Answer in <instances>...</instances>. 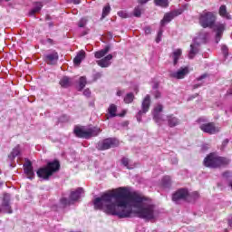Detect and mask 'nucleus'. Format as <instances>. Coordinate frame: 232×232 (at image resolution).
I'll list each match as a JSON object with an SVG mask.
<instances>
[{"instance_id": "obj_20", "label": "nucleus", "mask_w": 232, "mask_h": 232, "mask_svg": "<svg viewBox=\"0 0 232 232\" xmlns=\"http://www.w3.org/2000/svg\"><path fill=\"white\" fill-rule=\"evenodd\" d=\"M111 50V45L108 44L105 46L104 49H102L94 53V57L96 59H102V57H105L106 54Z\"/></svg>"}, {"instance_id": "obj_42", "label": "nucleus", "mask_w": 232, "mask_h": 232, "mask_svg": "<svg viewBox=\"0 0 232 232\" xmlns=\"http://www.w3.org/2000/svg\"><path fill=\"white\" fill-rule=\"evenodd\" d=\"M83 95H84L85 97H90V95H92V92L90 91V89H85V90L83 91Z\"/></svg>"}, {"instance_id": "obj_25", "label": "nucleus", "mask_w": 232, "mask_h": 232, "mask_svg": "<svg viewBox=\"0 0 232 232\" xmlns=\"http://www.w3.org/2000/svg\"><path fill=\"white\" fill-rule=\"evenodd\" d=\"M135 100V94L133 92H129L124 97V102L125 104H131V102Z\"/></svg>"}, {"instance_id": "obj_15", "label": "nucleus", "mask_w": 232, "mask_h": 232, "mask_svg": "<svg viewBox=\"0 0 232 232\" xmlns=\"http://www.w3.org/2000/svg\"><path fill=\"white\" fill-rule=\"evenodd\" d=\"M180 14H182V12L180 11H172L170 13H166L163 19L160 22L161 26H164L166 23H171V21H173L175 17L180 15Z\"/></svg>"}, {"instance_id": "obj_31", "label": "nucleus", "mask_w": 232, "mask_h": 232, "mask_svg": "<svg viewBox=\"0 0 232 232\" xmlns=\"http://www.w3.org/2000/svg\"><path fill=\"white\" fill-rule=\"evenodd\" d=\"M19 153H21V150H19L18 148H14L12 152L10 153V155L8 156L10 160H14V159H15V157H18Z\"/></svg>"}, {"instance_id": "obj_57", "label": "nucleus", "mask_w": 232, "mask_h": 232, "mask_svg": "<svg viewBox=\"0 0 232 232\" xmlns=\"http://www.w3.org/2000/svg\"><path fill=\"white\" fill-rule=\"evenodd\" d=\"M126 115V111L121 112V114H119V117H124Z\"/></svg>"}, {"instance_id": "obj_19", "label": "nucleus", "mask_w": 232, "mask_h": 232, "mask_svg": "<svg viewBox=\"0 0 232 232\" xmlns=\"http://www.w3.org/2000/svg\"><path fill=\"white\" fill-rule=\"evenodd\" d=\"M167 121L169 128H175V126H179V124H180V120L173 114L168 115Z\"/></svg>"}, {"instance_id": "obj_1", "label": "nucleus", "mask_w": 232, "mask_h": 232, "mask_svg": "<svg viewBox=\"0 0 232 232\" xmlns=\"http://www.w3.org/2000/svg\"><path fill=\"white\" fill-rule=\"evenodd\" d=\"M144 198L139 195L128 194L126 188H118L104 192L93 200L94 209H100L107 215L119 218H133L138 217L144 220L155 218V206H142Z\"/></svg>"}, {"instance_id": "obj_52", "label": "nucleus", "mask_w": 232, "mask_h": 232, "mask_svg": "<svg viewBox=\"0 0 232 232\" xmlns=\"http://www.w3.org/2000/svg\"><path fill=\"white\" fill-rule=\"evenodd\" d=\"M179 162V160L177 158L172 159V164H177Z\"/></svg>"}, {"instance_id": "obj_22", "label": "nucleus", "mask_w": 232, "mask_h": 232, "mask_svg": "<svg viewBox=\"0 0 232 232\" xmlns=\"http://www.w3.org/2000/svg\"><path fill=\"white\" fill-rule=\"evenodd\" d=\"M219 15H221V17H225V19H231V16L229 15V13H227V8L226 7V5H221L219 7Z\"/></svg>"}, {"instance_id": "obj_33", "label": "nucleus", "mask_w": 232, "mask_h": 232, "mask_svg": "<svg viewBox=\"0 0 232 232\" xmlns=\"http://www.w3.org/2000/svg\"><path fill=\"white\" fill-rule=\"evenodd\" d=\"M121 164L127 168V169H133V167H130V159L123 158L121 159Z\"/></svg>"}, {"instance_id": "obj_55", "label": "nucleus", "mask_w": 232, "mask_h": 232, "mask_svg": "<svg viewBox=\"0 0 232 232\" xmlns=\"http://www.w3.org/2000/svg\"><path fill=\"white\" fill-rule=\"evenodd\" d=\"M152 88L153 90H157L159 88V83H155Z\"/></svg>"}, {"instance_id": "obj_8", "label": "nucleus", "mask_w": 232, "mask_h": 232, "mask_svg": "<svg viewBox=\"0 0 232 232\" xmlns=\"http://www.w3.org/2000/svg\"><path fill=\"white\" fill-rule=\"evenodd\" d=\"M82 188H79L75 191H72L70 195V199L63 198L60 200L63 206H70L73 202H77L81 198V194L82 193Z\"/></svg>"}, {"instance_id": "obj_32", "label": "nucleus", "mask_w": 232, "mask_h": 232, "mask_svg": "<svg viewBox=\"0 0 232 232\" xmlns=\"http://www.w3.org/2000/svg\"><path fill=\"white\" fill-rule=\"evenodd\" d=\"M133 15L134 17H140V15H142V6L138 5L137 7H135Z\"/></svg>"}, {"instance_id": "obj_45", "label": "nucleus", "mask_w": 232, "mask_h": 232, "mask_svg": "<svg viewBox=\"0 0 232 232\" xmlns=\"http://www.w3.org/2000/svg\"><path fill=\"white\" fill-rule=\"evenodd\" d=\"M208 77L207 73L202 74L201 76L197 78V81H203V79H206Z\"/></svg>"}, {"instance_id": "obj_11", "label": "nucleus", "mask_w": 232, "mask_h": 232, "mask_svg": "<svg viewBox=\"0 0 232 232\" xmlns=\"http://www.w3.org/2000/svg\"><path fill=\"white\" fill-rule=\"evenodd\" d=\"M189 197V192L186 188H179L172 195L173 202H180L186 200Z\"/></svg>"}, {"instance_id": "obj_23", "label": "nucleus", "mask_w": 232, "mask_h": 232, "mask_svg": "<svg viewBox=\"0 0 232 232\" xmlns=\"http://www.w3.org/2000/svg\"><path fill=\"white\" fill-rule=\"evenodd\" d=\"M198 47H195V45L190 44V51L188 53V59H194L197 53H198Z\"/></svg>"}, {"instance_id": "obj_56", "label": "nucleus", "mask_w": 232, "mask_h": 232, "mask_svg": "<svg viewBox=\"0 0 232 232\" xmlns=\"http://www.w3.org/2000/svg\"><path fill=\"white\" fill-rule=\"evenodd\" d=\"M117 95H118V97H121L122 95V91H118Z\"/></svg>"}, {"instance_id": "obj_6", "label": "nucleus", "mask_w": 232, "mask_h": 232, "mask_svg": "<svg viewBox=\"0 0 232 232\" xmlns=\"http://www.w3.org/2000/svg\"><path fill=\"white\" fill-rule=\"evenodd\" d=\"M151 106V96L147 94L141 102V110L136 114V119L138 122H142V115L150 111V107Z\"/></svg>"}, {"instance_id": "obj_24", "label": "nucleus", "mask_w": 232, "mask_h": 232, "mask_svg": "<svg viewBox=\"0 0 232 232\" xmlns=\"http://www.w3.org/2000/svg\"><path fill=\"white\" fill-rule=\"evenodd\" d=\"M161 185L164 188H171V177H169V176L163 177V179L161 180Z\"/></svg>"}, {"instance_id": "obj_3", "label": "nucleus", "mask_w": 232, "mask_h": 232, "mask_svg": "<svg viewBox=\"0 0 232 232\" xmlns=\"http://www.w3.org/2000/svg\"><path fill=\"white\" fill-rule=\"evenodd\" d=\"M61 169V163L59 160H55L47 163V167L41 168L37 170L36 175L39 179H44V180H48L53 173H57Z\"/></svg>"}, {"instance_id": "obj_36", "label": "nucleus", "mask_w": 232, "mask_h": 232, "mask_svg": "<svg viewBox=\"0 0 232 232\" xmlns=\"http://www.w3.org/2000/svg\"><path fill=\"white\" fill-rule=\"evenodd\" d=\"M86 23H88V20L86 18H82L78 23L79 28H84V26H86Z\"/></svg>"}, {"instance_id": "obj_2", "label": "nucleus", "mask_w": 232, "mask_h": 232, "mask_svg": "<svg viewBox=\"0 0 232 232\" xmlns=\"http://www.w3.org/2000/svg\"><path fill=\"white\" fill-rule=\"evenodd\" d=\"M198 21L202 28H214V32H216L215 41L218 44L220 39H222L224 30H226V24L217 23V14L209 11H203L199 14Z\"/></svg>"}, {"instance_id": "obj_29", "label": "nucleus", "mask_w": 232, "mask_h": 232, "mask_svg": "<svg viewBox=\"0 0 232 232\" xmlns=\"http://www.w3.org/2000/svg\"><path fill=\"white\" fill-rule=\"evenodd\" d=\"M60 85L62 88H68L70 86V78L68 76H64L60 81Z\"/></svg>"}, {"instance_id": "obj_13", "label": "nucleus", "mask_w": 232, "mask_h": 232, "mask_svg": "<svg viewBox=\"0 0 232 232\" xmlns=\"http://www.w3.org/2000/svg\"><path fill=\"white\" fill-rule=\"evenodd\" d=\"M1 208H0V211H4V213H13L12 207L10 206V194H4Z\"/></svg>"}, {"instance_id": "obj_58", "label": "nucleus", "mask_w": 232, "mask_h": 232, "mask_svg": "<svg viewBox=\"0 0 232 232\" xmlns=\"http://www.w3.org/2000/svg\"><path fill=\"white\" fill-rule=\"evenodd\" d=\"M86 34H88V33L85 32V33L82 34V35H86Z\"/></svg>"}, {"instance_id": "obj_50", "label": "nucleus", "mask_w": 232, "mask_h": 232, "mask_svg": "<svg viewBox=\"0 0 232 232\" xmlns=\"http://www.w3.org/2000/svg\"><path fill=\"white\" fill-rule=\"evenodd\" d=\"M202 86V83H197L193 85V90H197V88H200Z\"/></svg>"}, {"instance_id": "obj_7", "label": "nucleus", "mask_w": 232, "mask_h": 232, "mask_svg": "<svg viewBox=\"0 0 232 232\" xmlns=\"http://www.w3.org/2000/svg\"><path fill=\"white\" fill-rule=\"evenodd\" d=\"M118 144H119V141H117V140L112 138H107L102 141H99L96 148L100 151H104V150H110V148H115V146H118Z\"/></svg>"}, {"instance_id": "obj_12", "label": "nucleus", "mask_w": 232, "mask_h": 232, "mask_svg": "<svg viewBox=\"0 0 232 232\" xmlns=\"http://www.w3.org/2000/svg\"><path fill=\"white\" fill-rule=\"evenodd\" d=\"M24 173L30 180H34L35 179V172H34V166H32V161L30 160L25 159V162L24 164Z\"/></svg>"}, {"instance_id": "obj_49", "label": "nucleus", "mask_w": 232, "mask_h": 232, "mask_svg": "<svg viewBox=\"0 0 232 232\" xmlns=\"http://www.w3.org/2000/svg\"><path fill=\"white\" fill-rule=\"evenodd\" d=\"M71 3H73V5H81V0H70Z\"/></svg>"}, {"instance_id": "obj_38", "label": "nucleus", "mask_w": 232, "mask_h": 232, "mask_svg": "<svg viewBox=\"0 0 232 232\" xmlns=\"http://www.w3.org/2000/svg\"><path fill=\"white\" fill-rule=\"evenodd\" d=\"M162 41V30L159 31L158 35L156 37V43H160Z\"/></svg>"}, {"instance_id": "obj_4", "label": "nucleus", "mask_w": 232, "mask_h": 232, "mask_svg": "<svg viewBox=\"0 0 232 232\" xmlns=\"http://www.w3.org/2000/svg\"><path fill=\"white\" fill-rule=\"evenodd\" d=\"M203 164L206 168H220V166L229 164V160L211 153L204 159Z\"/></svg>"}, {"instance_id": "obj_28", "label": "nucleus", "mask_w": 232, "mask_h": 232, "mask_svg": "<svg viewBox=\"0 0 232 232\" xmlns=\"http://www.w3.org/2000/svg\"><path fill=\"white\" fill-rule=\"evenodd\" d=\"M110 12H111V7L110 6V5H107L102 9V14L101 19L102 20V19L106 18L110 14Z\"/></svg>"}, {"instance_id": "obj_54", "label": "nucleus", "mask_w": 232, "mask_h": 232, "mask_svg": "<svg viewBox=\"0 0 232 232\" xmlns=\"http://www.w3.org/2000/svg\"><path fill=\"white\" fill-rule=\"evenodd\" d=\"M47 43H49V44H53V40L51 38H48Z\"/></svg>"}, {"instance_id": "obj_47", "label": "nucleus", "mask_w": 232, "mask_h": 232, "mask_svg": "<svg viewBox=\"0 0 232 232\" xmlns=\"http://www.w3.org/2000/svg\"><path fill=\"white\" fill-rule=\"evenodd\" d=\"M223 177L225 179H229V177H231V172H229V171L224 172Z\"/></svg>"}, {"instance_id": "obj_18", "label": "nucleus", "mask_w": 232, "mask_h": 232, "mask_svg": "<svg viewBox=\"0 0 232 232\" xmlns=\"http://www.w3.org/2000/svg\"><path fill=\"white\" fill-rule=\"evenodd\" d=\"M182 57V49H176L171 54L170 58L173 61V66H177L179 64V59Z\"/></svg>"}, {"instance_id": "obj_34", "label": "nucleus", "mask_w": 232, "mask_h": 232, "mask_svg": "<svg viewBox=\"0 0 232 232\" xmlns=\"http://www.w3.org/2000/svg\"><path fill=\"white\" fill-rule=\"evenodd\" d=\"M86 83H87L86 77L82 76L80 78V82H79L80 90L84 89V86H86Z\"/></svg>"}, {"instance_id": "obj_35", "label": "nucleus", "mask_w": 232, "mask_h": 232, "mask_svg": "<svg viewBox=\"0 0 232 232\" xmlns=\"http://www.w3.org/2000/svg\"><path fill=\"white\" fill-rule=\"evenodd\" d=\"M221 52H222L224 57L227 58V55H229V49L227 48V45H222Z\"/></svg>"}, {"instance_id": "obj_48", "label": "nucleus", "mask_w": 232, "mask_h": 232, "mask_svg": "<svg viewBox=\"0 0 232 232\" xmlns=\"http://www.w3.org/2000/svg\"><path fill=\"white\" fill-rule=\"evenodd\" d=\"M150 0H138V3L140 5H146V3H148Z\"/></svg>"}, {"instance_id": "obj_51", "label": "nucleus", "mask_w": 232, "mask_h": 232, "mask_svg": "<svg viewBox=\"0 0 232 232\" xmlns=\"http://www.w3.org/2000/svg\"><path fill=\"white\" fill-rule=\"evenodd\" d=\"M196 97H198V93H196L188 98V101H193Z\"/></svg>"}, {"instance_id": "obj_14", "label": "nucleus", "mask_w": 232, "mask_h": 232, "mask_svg": "<svg viewBox=\"0 0 232 232\" xmlns=\"http://www.w3.org/2000/svg\"><path fill=\"white\" fill-rule=\"evenodd\" d=\"M188 73H189V69L188 67H181L177 72H171L169 77H172V79H184Z\"/></svg>"}, {"instance_id": "obj_27", "label": "nucleus", "mask_w": 232, "mask_h": 232, "mask_svg": "<svg viewBox=\"0 0 232 232\" xmlns=\"http://www.w3.org/2000/svg\"><path fill=\"white\" fill-rule=\"evenodd\" d=\"M108 111L111 117H117V105L111 104L108 109Z\"/></svg>"}, {"instance_id": "obj_26", "label": "nucleus", "mask_w": 232, "mask_h": 232, "mask_svg": "<svg viewBox=\"0 0 232 232\" xmlns=\"http://www.w3.org/2000/svg\"><path fill=\"white\" fill-rule=\"evenodd\" d=\"M41 8H43V4L41 2L36 3L29 14L34 15V14H37V12H41Z\"/></svg>"}, {"instance_id": "obj_59", "label": "nucleus", "mask_w": 232, "mask_h": 232, "mask_svg": "<svg viewBox=\"0 0 232 232\" xmlns=\"http://www.w3.org/2000/svg\"><path fill=\"white\" fill-rule=\"evenodd\" d=\"M202 121H203L202 119H199V122H202Z\"/></svg>"}, {"instance_id": "obj_41", "label": "nucleus", "mask_w": 232, "mask_h": 232, "mask_svg": "<svg viewBox=\"0 0 232 232\" xmlns=\"http://www.w3.org/2000/svg\"><path fill=\"white\" fill-rule=\"evenodd\" d=\"M101 77H102V72H96V73L93 75L94 81H97V79H101Z\"/></svg>"}, {"instance_id": "obj_53", "label": "nucleus", "mask_w": 232, "mask_h": 232, "mask_svg": "<svg viewBox=\"0 0 232 232\" xmlns=\"http://www.w3.org/2000/svg\"><path fill=\"white\" fill-rule=\"evenodd\" d=\"M108 39H113V34L111 33H108Z\"/></svg>"}, {"instance_id": "obj_10", "label": "nucleus", "mask_w": 232, "mask_h": 232, "mask_svg": "<svg viewBox=\"0 0 232 232\" xmlns=\"http://www.w3.org/2000/svg\"><path fill=\"white\" fill-rule=\"evenodd\" d=\"M199 130L208 135H215V133L220 132V128L215 126V122L203 123L199 126Z\"/></svg>"}, {"instance_id": "obj_30", "label": "nucleus", "mask_w": 232, "mask_h": 232, "mask_svg": "<svg viewBox=\"0 0 232 232\" xmlns=\"http://www.w3.org/2000/svg\"><path fill=\"white\" fill-rule=\"evenodd\" d=\"M154 2L157 6H162L163 8L169 6V2L168 0H154Z\"/></svg>"}, {"instance_id": "obj_21", "label": "nucleus", "mask_w": 232, "mask_h": 232, "mask_svg": "<svg viewBox=\"0 0 232 232\" xmlns=\"http://www.w3.org/2000/svg\"><path fill=\"white\" fill-rule=\"evenodd\" d=\"M86 57V53L84 51H81L80 53H77V55L73 59L74 64L76 66H79L81 63H82V60Z\"/></svg>"}, {"instance_id": "obj_37", "label": "nucleus", "mask_w": 232, "mask_h": 232, "mask_svg": "<svg viewBox=\"0 0 232 232\" xmlns=\"http://www.w3.org/2000/svg\"><path fill=\"white\" fill-rule=\"evenodd\" d=\"M118 15H119V17H121L122 19L128 18V14L124 11L118 12Z\"/></svg>"}, {"instance_id": "obj_43", "label": "nucleus", "mask_w": 232, "mask_h": 232, "mask_svg": "<svg viewBox=\"0 0 232 232\" xmlns=\"http://www.w3.org/2000/svg\"><path fill=\"white\" fill-rule=\"evenodd\" d=\"M191 197L194 198V200H197V198H199L200 194H198V192H193Z\"/></svg>"}, {"instance_id": "obj_39", "label": "nucleus", "mask_w": 232, "mask_h": 232, "mask_svg": "<svg viewBox=\"0 0 232 232\" xmlns=\"http://www.w3.org/2000/svg\"><path fill=\"white\" fill-rule=\"evenodd\" d=\"M198 38L194 39V43L191 44L190 45L195 46L196 48H200V43H198Z\"/></svg>"}, {"instance_id": "obj_9", "label": "nucleus", "mask_w": 232, "mask_h": 232, "mask_svg": "<svg viewBox=\"0 0 232 232\" xmlns=\"http://www.w3.org/2000/svg\"><path fill=\"white\" fill-rule=\"evenodd\" d=\"M164 106H162V104H158L156 107H154L152 117L156 124H160V122H164L166 121L164 114H162Z\"/></svg>"}, {"instance_id": "obj_17", "label": "nucleus", "mask_w": 232, "mask_h": 232, "mask_svg": "<svg viewBox=\"0 0 232 232\" xmlns=\"http://www.w3.org/2000/svg\"><path fill=\"white\" fill-rule=\"evenodd\" d=\"M111 59H113V54H108L101 60H98L96 63L101 68H108L111 65Z\"/></svg>"}, {"instance_id": "obj_46", "label": "nucleus", "mask_w": 232, "mask_h": 232, "mask_svg": "<svg viewBox=\"0 0 232 232\" xmlns=\"http://www.w3.org/2000/svg\"><path fill=\"white\" fill-rule=\"evenodd\" d=\"M227 144H229V140L228 139L224 140L222 142V148H226Z\"/></svg>"}, {"instance_id": "obj_60", "label": "nucleus", "mask_w": 232, "mask_h": 232, "mask_svg": "<svg viewBox=\"0 0 232 232\" xmlns=\"http://www.w3.org/2000/svg\"><path fill=\"white\" fill-rule=\"evenodd\" d=\"M0 1H3V0H0ZM5 1H9V0H5Z\"/></svg>"}, {"instance_id": "obj_16", "label": "nucleus", "mask_w": 232, "mask_h": 232, "mask_svg": "<svg viewBox=\"0 0 232 232\" xmlns=\"http://www.w3.org/2000/svg\"><path fill=\"white\" fill-rule=\"evenodd\" d=\"M44 57L47 64H50L52 66L57 64V61H59V53H57V52H53L51 53L44 54Z\"/></svg>"}, {"instance_id": "obj_44", "label": "nucleus", "mask_w": 232, "mask_h": 232, "mask_svg": "<svg viewBox=\"0 0 232 232\" xmlns=\"http://www.w3.org/2000/svg\"><path fill=\"white\" fill-rule=\"evenodd\" d=\"M144 32H145L146 35H150V34H151V28L150 27H145Z\"/></svg>"}, {"instance_id": "obj_5", "label": "nucleus", "mask_w": 232, "mask_h": 232, "mask_svg": "<svg viewBox=\"0 0 232 232\" xmlns=\"http://www.w3.org/2000/svg\"><path fill=\"white\" fill-rule=\"evenodd\" d=\"M101 132V129L97 127L89 128L86 130L81 127L74 128V135L79 139H92V137H97Z\"/></svg>"}, {"instance_id": "obj_40", "label": "nucleus", "mask_w": 232, "mask_h": 232, "mask_svg": "<svg viewBox=\"0 0 232 232\" xmlns=\"http://www.w3.org/2000/svg\"><path fill=\"white\" fill-rule=\"evenodd\" d=\"M153 95L155 99H160L161 97V93L158 90L154 91Z\"/></svg>"}]
</instances>
